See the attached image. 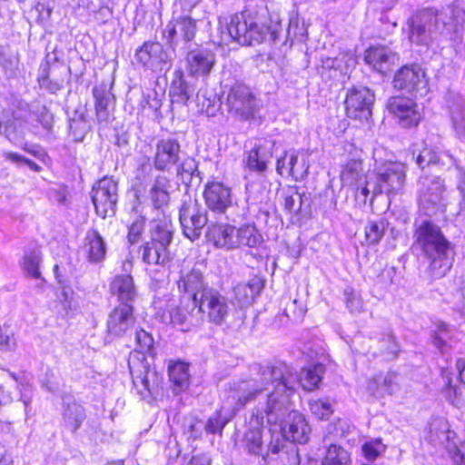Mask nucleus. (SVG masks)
<instances>
[{
    "mask_svg": "<svg viewBox=\"0 0 465 465\" xmlns=\"http://www.w3.org/2000/svg\"><path fill=\"white\" fill-rule=\"evenodd\" d=\"M323 365L303 369L298 377L294 370L283 361L254 364L250 375L232 386L237 407L256 401L254 415L259 422L277 423L289 411L291 396L298 383L306 390L316 389L322 381Z\"/></svg>",
    "mask_w": 465,
    "mask_h": 465,
    "instance_id": "nucleus-1",
    "label": "nucleus"
},
{
    "mask_svg": "<svg viewBox=\"0 0 465 465\" xmlns=\"http://www.w3.org/2000/svg\"><path fill=\"white\" fill-rule=\"evenodd\" d=\"M271 24L266 25L257 15L250 10L231 16L230 21H219L220 32L219 45H228L234 41L242 45L261 44L267 37L276 41L282 31V23L278 15H271Z\"/></svg>",
    "mask_w": 465,
    "mask_h": 465,
    "instance_id": "nucleus-2",
    "label": "nucleus"
},
{
    "mask_svg": "<svg viewBox=\"0 0 465 465\" xmlns=\"http://www.w3.org/2000/svg\"><path fill=\"white\" fill-rule=\"evenodd\" d=\"M417 239L430 261L429 269L434 278H441L450 270L454 260L452 244L445 238L440 229L430 222L418 228Z\"/></svg>",
    "mask_w": 465,
    "mask_h": 465,
    "instance_id": "nucleus-3",
    "label": "nucleus"
},
{
    "mask_svg": "<svg viewBox=\"0 0 465 465\" xmlns=\"http://www.w3.org/2000/svg\"><path fill=\"white\" fill-rule=\"evenodd\" d=\"M163 219L151 222L150 240L140 246L139 253L142 261L148 265H165L171 261L169 246L173 240V226L163 211Z\"/></svg>",
    "mask_w": 465,
    "mask_h": 465,
    "instance_id": "nucleus-4",
    "label": "nucleus"
},
{
    "mask_svg": "<svg viewBox=\"0 0 465 465\" xmlns=\"http://www.w3.org/2000/svg\"><path fill=\"white\" fill-rule=\"evenodd\" d=\"M447 14L443 10L425 8L408 19V38L417 45L428 46L447 25Z\"/></svg>",
    "mask_w": 465,
    "mask_h": 465,
    "instance_id": "nucleus-5",
    "label": "nucleus"
},
{
    "mask_svg": "<svg viewBox=\"0 0 465 465\" xmlns=\"http://www.w3.org/2000/svg\"><path fill=\"white\" fill-rule=\"evenodd\" d=\"M182 155L181 145L176 139L163 138L156 142L153 157V167L157 171L170 172L175 167L178 174L183 172H192L194 168V162L188 159L180 163Z\"/></svg>",
    "mask_w": 465,
    "mask_h": 465,
    "instance_id": "nucleus-6",
    "label": "nucleus"
},
{
    "mask_svg": "<svg viewBox=\"0 0 465 465\" xmlns=\"http://www.w3.org/2000/svg\"><path fill=\"white\" fill-rule=\"evenodd\" d=\"M454 437L455 432L450 430L444 418H433L429 423L427 440L433 445H444L455 465H465V441L458 445Z\"/></svg>",
    "mask_w": 465,
    "mask_h": 465,
    "instance_id": "nucleus-7",
    "label": "nucleus"
},
{
    "mask_svg": "<svg viewBox=\"0 0 465 465\" xmlns=\"http://www.w3.org/2000/svg\"><path fill=\"white\" fill-rule=\"evenodd\" d=\"M445 186L440 177H421L419 189L420 208L426 215L443 213L446 209Z\"/></svg>",
    "mask_w": 465,
    "mask_h": 465,
    "instance_id": "nucleus-8",
    "label": "nucleus"
},
{
    "mask_svg": "<svg viewBox=\"0 0 465 465\" xmlns=\"http://www.w3.org/2000/svg\"><path fill=\"white\" fill-rule=\"evenodd\" d=\"M255 412V408L253 409ZM253 418L257 425L263 426L264 423L272 426H278L280 429L281 435L287 440L304 444L308 442L311 434V427L308 424L303 415L298 411H291V402H289V411L282 418V420L277 423H272L265 420L263 423L259 422L254 413Z\"/></svg>",
    "mask_w": 465,
    "mask_h": 465,
    "instance_id": "nucleus-9",
    "label": "nucleus"
},
{
    "mask_svg": "<svg viewBox=\"0 0 465 465\" xmlns=\"http://www.w3.org/2000/svg\"><path fill=\"white\" fill-rule=\"evenodd\" d=\"M198 311L202 321L203 316L216 325L223 324L230 313V304L228 298L214 288L205 289L198 301Z\"/></svg>",
    "mask_w": 465,
    "mask_h": 465,
    "instance_id": "nucleus-10",
    "label": "nucleus"
},
{
    "mask_svg": "<svg viewBox=\"0 0 465 465\" xmlns=\"http://www.w3.org/2000/svg\"><path fill=\"white\" fill-rule=\"evenodd\" d=\"M406 165L400 162H387L377 169L373 196L379 193L400 192L405 183Z\"/></svg>",
    "mask_w": 465,
    "mask_h": 465,
    "instance_id": "nucleus-11",
    "label": "nucleus"
},
{
    "mask_svg": "<svg viewBox=\"0 0 465 465\" xmlns=\"http://www.w3.org/2000/svg\"><path fill=\"white\" fill-rule=\"evenodd\" d=\"M91 197L100 217L113 216L118 201L117 183L113 178L104 177L94 185Z\"/></svg>",
    "mask_w": 465,
    "mask_h": 465,
    "instance_id": "nucleus-12",
    "label": "nucleus"
},
{
    "mask_svg": "<svg viewBox=\"0 0 465 465\" xmlns=\"http://www.w3.org/2000/svg\"><path fill=\"white\" fill-rule=\"evenodd\" d=\"M226 105L229 112L242 119H249L254 115L258 108V102L247 85L235 84L227 94Z\"/></svg>",
    "mask_w": 465,
    "mask_h": 465,
    "instance_id": "nucleus-13",
    "label": "nucleus"
},
{
    "mask_svg": "<svg viewBox=\"0 0 465 465\" xmlns=\"http://www.w3.org/2000/svg\"><path fill=\"white\" fill-rule=\"evenodd\" d=\"M198 302L181 298L180 305L173 307L163 314V322L177 326L181 331H190L202 323Z\"/></svg>",
    "mask_w": 465,
    "mask_h": 465,
    "instance_id": "nucleus-14",
    "label": "nucleus"
},
{
    "mask_svg": "<svg viewBox=\"0 0 465 465\" xmlns=\"http://www.w3.org/2000/svg\"><path fill=\"white\" fill-rule=\"evenodd\" d=\"M393 84L396 89L405 91L415 97L423 96L428 92L425 73L418 65L401 68L394 76Z\"/></svg>",
    "mask_w": 465,
    "mask_h": 465,
    "instance_id": "nucleus-15",
    "label": "nucleus"
},
{
    "mask_svg": "<svg viewBox=\"0 0 465 465\" xmlns=\"http://www.w3.org/2000/svg\"><path fill=\"white\" fill-rule=\"evenodd\" d=\"M179 219L185 237L194 241L201 236L208 223L207 211L196 202L185 203L180 209Z\"/></svg>",
    "mask_w": 465,
    "mask_h": 465,
    "instance_id": "nucleus-16",
    "label": "nucleus"
},
{
    "mask_svg": "<svg viewBox=\"0 0 465 465\" xmlns=\"http://www.w3.org/2000/svg\"><path fill=\"white\" fill-rule=\"evenodd\" d=\"M135 322L134 307L130 303H121L108 314L106 333L113 338L123 337L133 330Z\"/></svg>",
    "mask_w": 465,
    "mask_h": 465,
    "instance_id": "nucleus-17",
    "label": "nucleus"
},
{
    "mask_svg": "<svg viewBox=\"0 0 465 465\" xmlns=\"http://www.w3.org/2000/svg\"><path fill=\"white\" fill-rule=\"evenodd\" d=\"M391 114L397 117L399 124L403 127L416 126L422 115V108L410 98L391 97L387 104Z\"/></svg>",
    "mask_w": 465,
    "mask_h": 465,
    "instance_id": "nucleus-18",
    "label": "nucleus"
},
{
    "mask_svg": "<svg viewBox=\"0 0 465 465\" xmlns=\"http://www.w3.org/2000/svg\"><path fill=\"white\" fill-rule=\"evenodd\" d=\"M374 95L366 87L352 88L349 91L345 100V108L348 117L352 119H368L371 115V106Z\"/></svg>",
    "mask_w": 465,
    "mask_h": 465,
    "instance_id": "nucleus-19",
    "label": "nucleus"
},
{
    "mask_svg": "<svg viewBox=\"0 0 465 465\" xmlns=\"http://www.w3.org/2000/svg\"><path fill=\"white\" fill-rule=\"evenodd\" d=\"M203 197L208 208L219 213H224L232 204V189L221 182L207 183Z\"/></svg>",
    "mask_w": 465,
    "mask_h": 465,
    "instance_id": "nucleus-20",
    "label": "nucleus"
},
{
    "mask_svg": "<svg viewBox=\"0 0 465 465\" xmlns=\"http://www.w3.org/2000/svg\"><path fill=\"white\" fill-rule=\"evenodd\" d=\"M196 31V21L185 15L179 17L174 22L169 23L163 31V37L174 48L180 41L184 43L193 41Z\"/></svg>",
    "mask_w": 465,
    "mask_h": 465,
    "instance_id": "nucleus-21",
    "label": "nucleus"
},
{
    "mask_svg": "<svg viewBox=\"0 0 465 465\" xmlns=\"http://www.w3.org/2000/svg\"><path fill=\"white\" fill-rule=\"evenodd\" d=\"M178 289L183 293L182 299L198 302L201 294L205 289H211L205 284L202 272L197 269H192L186 273H182L177 282Z\"/></svg>",
    "mask_w": 465,
    "mask_h": 465,
    "instance_id": "nucleus-22",
    "label": "nucleus"
},
{
    "mask_svg": "<svg viewBox=\"0 0 465 465\" xmlns=\"http://www.w3.org/2000/svg\"><path fill=\"white\" fill-rule=\"evenodd\" d=\"M364 60L374 70L383 74L398 63L399 57L386 46H372L366 51Z\"/></svg>",
    "mask_w": 465,
    "mask_h": 465,
    "instance_id": "nucleus-23",
    "label": "nucleus"
},
{
    "mask_svg": "<svg viewBox=\"0 0 465 465\" xmlns=\"http://www.w3.org/2000/svg\"><path fill=\"white\" fill-rule=\"evenodd\" d=\"M446 101L452 130L457 138L465 140V99L459 94L449 93Z\"/></svg>",
    "mask_w": 465,
    "mask_h": 465,
    "instance_id": "nucleus-24",
    "label": "nucleus"
},
{
    "mask_svg": "<svg viewBox=\"0 0 465 465\" xmlns=\"http://www.w3.org/2000/svg\"><path fill=\"white\" fill-rule=\"evenodd\" d=\"M215 54L208 49H197L186 55L187 69L192 75H208L215 64Z\"/></svg>",
    "mask_w": 465,
    "mask_h": 465,
    "instance_id": "nucleus-25",
    "label": "nucleus"
},
{
    "mask_svg": "<svg viewBox=\"0 0 465 465\" xmlns=\"http://www.w3.org/2000/svg\"><path fill=\"white\" fill-rule=\"evenodd\" d=\"M236 228L228 223H211L206 232L208 242L215 247L225 250L236 249L237 241L234 239Z\"/></svg>",
    "mask_w": 465,
    "mask_h": 465,
    "instance_id": "nucleus-26",
    "label": "nucleus"
},
{
    "mask_svg": "<svg viewBox=\"0 0 465 465\" xmlns=\"http://www.w3.org/2000/svg\"><path fill=\"white\" fill-rule=\"evenodd\" d=\"M134 58L137 63L151 69H156L167 62L163 45L156 42H145L136 50Z\"/></svg>",
    "mask_w": 465,
    "mask_h": 465,
    "instance_id": "nucleus-27",
    "label": "nucleus"
},
{
    "mask_svg": "<svg viewBox=\"0 0 465 465\" xmlns=\"http://www.w3.org/2000/svg\"><path fill=\"white\" fill-rule=\"evenodd\" d=\"M243 379H240L237 381H233L228 384V405L231 407L230 412L225 413L224 407H222L219 411L213 413L207 420L204 429L207 433L214 434L216 432H222L224 426L229 422L230 419L242 407H237L236 400L232 397V386L233 383L242 381Z\"/></svg>",
    "mask_w": 465,
    "mask_h": 465,
    "instance_id": "nucleus-28",
    "label": "nucleus"
},
{
    "mask_svg": "<svg viewBox=\"0 0 465 465\" xmlns=\"http://www.w3.org/2000/svg\"><path fill=\"white\" fill-rule=\"evenodd\" d=\"M412 158L415 159L419 168L422 170L426 166L430 165H440L442 167H449L454 163V159L449 153L436 152L435 150L428 147H424L421 150H419L417 154L416 150H413Z\"/></svg>",
    "mask_w": 465,
    "mask_h": 465,
    "instance_id": "nucleus-29",
    "label": "nucleus"
},
{
    "mask_svg": "<svg viewBox=\"0 0 465 465\" xmlns=\"http://www.w3.org/2000/svg\"><path fill=\"white\" fill-rule=\"evenodd\" d=\"M83 251L90 262H101L106 255V243L96 230L88 231Z\"/></svg>",
    "mask_w": 465,
    "mask_h": 465,
    "instance_id": "nucleus-30",
    "label": "nucleus"
},
{
    "mask_svg": "<svg viewBox=\"0 0 465 465\" xmlns=\"http://www.w3.org/2000/svg\"><path fill=\"white\" fill-rule=\"evenodd\" d=\"M110 289L121 303H130L137 296V290L130 274L116 275L110 284Z\"/></svg>",
    "mask_w": 465,
    "mask_h": 465,
    "instance_id": "nucleus-31",
    "label": "nucleus"
},
{
    "mask_svg": "<svg viewBox=\"0 0 465 465\" xmlns=\"http://www.w3.org/2000/svg\"><path fill=\"white\" fill-rule=\"evenodd\" d=\"M63 406L64 425L71 431L74 432L80 428L85 418L84 409L70 396L63 398Z\"/></svg>",
    "mask_w": 465,
    "mask_h": 465,
    "instance_id": "nucleus-32",
    "label": "nucleus"
},
{
    "mask_svg": "<svg viewBox=\"0 0 465 465\" xmlns=\"http://www.w3.org/2000/svg\"><path fill=\"white\" fill-rule=\"evenodd\" d=\"M94 98L95 100V113L98 122L107 123L111 117L110 105L114 96L105 84L94 87Z\"/></svg>",
    "mask_w": 465,
    "mask_h": 465,
    "instance_id": "nucleus-33",
    "label": "nucleus"
},
{
    "mask_svg": "<svg viewBox=\"0 0 465 465\" xmlns=\"http://www.w3.org/2000/svg\"><path fill=\"white\" fill-rule=\"evenodd\" d=\"M340 178L342 186L355 187L358 189L364 179V169L361 160L351 159L348 161L342 166Z\"/></svg>",
    "mask_w": 465,
    "mask_h": 465,
    "instance_id": "nucleus-34",
    "label": "nucleus"
},
{
    "mask_svg": "<svg viewBox=\"0 0 465 465\" xmlns=\"http://www.w3.org/2000/svg\"><path fill=\"white\" fill-rule=\"evenodd\" d=\"M262 289L259 279H252L247 283H239L233 289L236 302L240 306L251 305Z\"/></svg>",
    "mask_w": 465,
    "mask_h": 465,
    "instance_id": "nucleus-35",
    "label": "nucleus"
},
{
    "mask_svg": "<svg viewBox=\"0 0 465 465\" xmlns=\"http://www.w3.org/2000/svg\"><path fill=\"white\" fill-rule=\"evenodd\" d=\"M200 111L207 116H214L221 108V100L213 90L200 89L196 95Z\"/></svg>",
    "mask_w": 465,
    "mask_h": 465,
    "instance_id": "nucleus-36",
    "label": "nucleus"
},
{
    "mask_svg": "<svg viewBox=\"0 0 465 465\" xmlns=\"http://www.w3.org/2000/svg\"><path fill=\"white\" fill-rule=\"evenodd\" d=\"M168 373L175 392L185 391L188 388L190 374L186 363L174 362L169 366Z\"/></svg>",
    "mask_w": 465,
    "mask_h": 465,
    "instance_id": "nucleus-37",
    "label": "nucleus"
},
{
    "mask_svg": "<svg viewBox=\"0 0 465 465\" xmlns=\"http://www.w3.org/2000/svg\"><path fill=\"white\" fill-rule=\"evenodd\" d=\"M168 187L169 180L165 176H156L150 190L151 200L155 209L160 210L167 204L169 201Z\"/></svg>",
    "mask_w": 465,
    "mask_h": 465,
    "instance_id": "nucleus-38",
    "label": "nucleus"
},
{
    "mask_svg": "<svg viewBox=\"0 0 465 465\" xmlns=\"http://www.w3.org/2000/svg\"><path fill=\"white\" fill-rule=\"evenodd\" d=\"M57 64L49 65L48 63L41 66V74L39 76V84L42 87L48 89L54 94L64 87V78H58L55 75Z\"/></svg>",
    "mask_w": 465,
    "mask_h": 465,
    "instance_id": "nucleus-39",
    "label": "nucleus"
},
{
    "mask_svg": "<svg viewBox=\"0 0 465 465\" xmlns=\"http://www.w3.org/2000/svg\"><path fill=\"white\" fill-rule=\"evenodd\" d=\"M192 94L193 91L183 79V73L181 71H177L175 73V78L173 80L170 87L172 102L185 104L191 98Z\"/></svg>",
    "mask_w": 465,
    "mask_h": 465,
    "instance_id": "nucleus-40",
    "label": "nucleus"
},
{
    "mask_svg": "<svg viewBox=\"0 0 465 465\" xmlns=\"http://www.w3.org/2000/svg\"><path fill=\"white\" fill-rule=\"evenodd\" d=\"M234 239L237 241L236 248L241 246L254 248L262 242V235L254 226L251 225H245L238 229L236 228Z\"/></svg>",
    "mask_w": 465,
    "mask_h": 465,
    "instance_id": "nucleus-41",
    "label": "nucleus"
},
{
    "mask_svg": "<svg viewBox=\"0 0 465 465\" xmlns=\"http://www.w3.org/2000/svg\"><path fill=\"white\" fill-rule=\"evenodd\" d=\"M322 465H351V455L341 446L331 444L327 449Z\"/></svg>",
    "mask_w": 465,
    "mask_h": 465,
    "instance_id": "nucleus-42",
    "label": "nucleus"
},
{
    "mask_svg": "<svg viewBox=\"0 0 465 465\" xmlns=\"http://www.w3.org/2000/svg\"><path fill=\"white\" fill-rule=\"evenodd\" d=\"M441 375L446 381L445 397L450 403L458 409H461L465 405V401L461 396V390L459 386L452 384V379L450 376V372L442 368Z\"/></svg>",
    "mask_w": 465,
    "mask_h": 465,
    "instance_id": "nucleus-43",
    "label": "nucleus"
},
{
    "mask_svg": "<svg viewBox=\"0 0 465 465\" xmlns=\"http://www.w3.org/2000/svg\"><path fill=\"white\" fill-rule=\"evenodd\" d=\"M458 333L455 329L450 328L445 322H439L433 335V344L442 354L446 353V348L450 343L454 334Z\"/></svg>",
    "mask_w": 465,
    "mask_h": 465,
    "instance_id": "nucleus-44",
    "label": "nucleus"
},
{
    "mask_svg": "<svg viewBox=\"0 0 465 465\" xmlns=\"http://www.w3.org/2000/svg\"><path fill=\"white\" fill-rule=\"evenodd\" d=\"M286 160L288 161L287 173L291 174L295 181L302 180L309 170L306 159L303 157L300 161L298 153L295 151H291Z\"/></svg>",
    "mask_w": 465,
    "mask_h": 465,
    "instance_id": "nucleus-45",
    "label": "nucleus"
},
{
    "mask_svg": "<svg viewBox=\"0 0 465 465\" xmlns=\"http://www.w3.org/2000/svg\"><path fill=\"white\" fill-rule=\"evenodd\" d=\"M42 261L41 252L38 249H34L25 252L22 262V268L27 276L33 279L41 277L39 266Z\"/></svg>",
    "mask_w": 465,
    "mask_h": 465,
    "instance_id": "nucleus-46",
    "label": "nucleus"
},
{
    "mask_svg": "<svg viewBox=\"0 0 465 465\" xmlns=\"http://www.w3.org/2000/svg\"><path fill=\"white\" fill-rule=\"evenodd\" d=\"M269 157L266 153H262L260 148L255 146L248 152L244 160L245 167L252 172L263 173L267 169Z\"/></svg>",
    "mask_w": 465,
    "mask_h": 465,
    "instance_id": "nucleus-47",
    "label": "nucleus"
},
{
    "mask_svg": "<svg viewBox=\"0 0 465 465\" xmlns=\"http://www.w3.org/2000/svg\"><path fill=\"white\" fill-rule=\"evenodd\" d=\"M245 448L248 452L262 455L263 451L262 433L261 429L249 430L244 436Z\"/></svg>",
    "mask_w": 465,
    "mask_h": 465,
    "instance_id": "nucleus-48",
    "label": "nucleus"
},
{
    "mask_svg": "<svg viewBox=\"0 0 465 465\" xmlns=\"http://www.w3.org/2000/svg\"><path fill=\"white\" fill-rule=\"evenodd\" d=\"M386 224L383 220L371 221L365 226V240L368 244H377L384 235Z\"/></svg>",
    "mask_w": 465,
    "mask_h": 465,
    "instance_id": "nucleus-49",
    "label": "nucleus"
},
{
    "mask_svg": "<svg viewBox=\"0 0 465 465\" xmlns=\"http://www.w3.org/2000/svg\"><path fill=\"white\" fill-rule=\"evenodd\" d=\"M36 123L39 124L42 127V131L39 130L38 126L32 124V133L36 135H43V133L49 134L53 129V114L46 110L45 107H43L38 114H36Z\"/></svg>",
    "mask_w": 465,
    "mask_h": 465,
    "instance_id": "nucleus-50",
    "label": "nucleus"
},
{
    "mask_svg": "<svg viewBox=\"0 0 465 465\" xmlns=\"http://www.w3.org/2000/svg\"><path fill=\"white\" fill-rule=\"evenodd\" d=\"M16 347L14 330L8 325L0 326V351H12Z\"/></svg>",
    "mask_w": 465,
    "mask_h": 465,
    "instance_id": "nucleus-51",
    "label": "nucleus"
},
{
    "mask_svg": "<svg viewBox=\"0 0 465 465\" xmlns=\"http://www.w3.org/2000/svg\"><path fill=\"white\" fill-rule=\"evenodd\" d=\"M309 406L312 413L320 420H326L332 413L331 404L327 400H312Z\"/></svg>",
    "mask_w": 465,
    "mask_h": 465,
    "instance_id": "nucleus-52",
    "label": "nucleus"
},
{
    "mask_svg": "<svg viewBox=\"0 0 465 465\" xmlns=\"http://www.w3.org/2000/svg\"><path fill=\"white\" fill-rule=\"evenodd\" d=\"M150 372L148 371L139 375H133V383L137 391V393L145 399L152 394V387L150 384Z\"/></svg>",
    "mask_w": 465,
    "mask_h": 465,
    "instance_id": "nucleus-53",
    "label": "nucleus"
},
{
    "mask_svg": "<svg viewBox=\"0 0 465 465\" xmlns=\"http://www.w3.org/2000/svg\"><path fill=\"white\" fill-rule=\"evenodd\" d=\"M344 296L347 308L351 313H358L361 312L363 308L362 300L352 288H346L344 290Z\"/></svg>",
    "mask_w": 465,
    "mask_h": 465,
    "instance_id": "nucleus-54",
    "label": "nucleus"
},
{
    "mask_svg": "<svg viewBox=\"0 0 465 465\" xmlns=\"http://www.w3.org/2000/svg\"><path fill=\"white\" fill-rule=\"evenodd\" d=\"M135 341L137 349L142 353H149L153 347V338L144 330H137L135 331Z\"/></svg>",
    "mask_w": 465,
    "mask_h": 465,
    "instance_id": "nucleus-55",
    "label": "nucleus"
},
{
    "mask_svg": "<svg viewBox=\"0 0 465 465\" xmlns=\"http://www.w3.org/2000/svg\"><path fill=\"white\" fill-rule=\"evenodd\" d=\"M287 39L293 41L297 39L299 41L305 40V29L303 26H299V19L296 15H292L289 19V25L287 28Z\"/></svg>",
    "mask_w": 465,
    "mask_h": 465,
    "instance_id": "nucleus-56",
    "label": "nucleus"
},
{
    "mask_svg": "<svg viewBox=\"0 0 465 465\" xmlns=\"http://www.w3.org/2000/svg\"><path fill=\"white\" fill-rule=\"evenodd\" d=\"M302 205V196L294 189H290L284 193V209L292 213H297Z\"/></svg>",
    "mask_w": 465,
    "mask_h": 465,
    "instance_id": "nucleus-57",
    "label": "nucleus"
},
{
    "mask_svg": "<svg viewBox=\"0 0 465 465\" xmlns=\"http://www.w3.org/2000/svg\"><path fill=\"white\" fill-rule=\"evenodd\" d=\"M144 225H145V217L144 216H139L136 220H134L132 224L129 226L128 231V241L130 243L134 244L136 243L143 231H144Z\"/></svg>",
    "mask_w": 465,
    "mask_h": 465,
    "instance_id": "nucleus-58",
    "label": "nucleus"
},
{
    "mask_svg": "<svg viewBox=\"0 0 465 465\" xmlns=\"http://www.w3.org/2000/svg\"><path fill=\"white\" fill-rule=\"evenodd\" d=\"M381 388L382 395L384 393L393 394L398 391V375L395 372H388L384 376H381Z\"/></svg>",
    "mask_w": 465,
    "mask_h": 465,
    "instance_id": "nucleus-59",
    "label": "nucleus"
},
{
    "mask_svg": "<svg viewBox=\"0 0 465 465\" xmlns=\"http://www.w3.org/2000/svg\"><path fill=\"white\" fill-rule=\"evenodd\" d=\"M379 342L382 352L396 355L399 351L398 343L391 333L383 334Z\"/></svg>",
    "mask_w": 465,
    "mask_h": 465,
    "instance_id": "nucleus-60",
    "label": "nucleus"
},
{
    "mask_svg": "<svg viewBox=\"0 0 465 465\" xmlns=\"http://www.w3.org/2000/svg\"><path fill=\"white\" fill-rule=\"evenodd\" d=\"M0 134H4L12 143H15L21 134V133L18 134L17 123L15 121H9L4 125L0 122Z\"/></svg>",
    "mask_w": 465,
    "mask_h": 465,
    "instance_id": "nucleus-61",
    "label": "nucleus"
},
{
    "mask_svg": "<svg viewBox=\"0 0 465 465\" xmlns=\"http://www.w3.org/2000/svg\"><path fill=\"white\" fill-rule=\"evenodd\" d=\"M284 447V438L281 435V432L277 433L276 437L272 436V439L268 445V450L262 454V458L265 460L269 457L270 453L277 454L282 450Z\"/></svg>",
    "mask_w": 465,
    "mask_h": 465,
    "instance_id": "nucleus-62",
    "label": "nucleus"
},
{
    "mask_svg": "<svg viewBox=\"0 0 465 465\" xmlns=\"http://www.w3.org/2000/svg\"><path fill=\"white\" fill-rule=\"evenodd\" d=\"M2 157L5 161L9 162L16 166L24 164L25 157L15 152L5 151L2 153Z\"/></svg>",
    "mask_w": 465,
    "mask_h": 465,
    "instance_id": "nucleus-63",
    "label": "nucleus"
},
{
    "mask_svg": "<svg viewBox=\"0 0 465 465\" xmlns=\"http://www.w3.org/2000/svg\"><path fill=\"white\" fill-rule=\"evenodd\" d=\"M362 452L368 460H374L380 453L379 450L377 449V444L373 442L365 443L362 446Z\"/></svg>",
    "mask_w": 465,
    "mask_h": 465,
    "instance_id": "nucleus-64",
    "label": "nucleus"
}]
</instances>
